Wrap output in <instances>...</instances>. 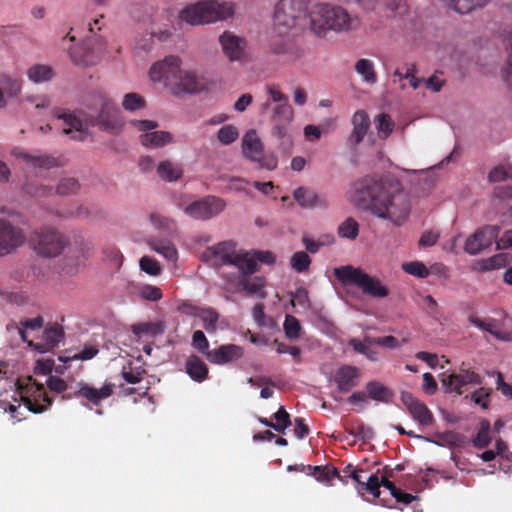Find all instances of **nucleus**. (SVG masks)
<instances>
[{
  "mask_svg": "<svg viewBox=\"0 0 512 512\" xmlns=\"http://www.w3.org/2000/svg\"><path fill=\"white\" fill-rule=\"evenodd\" d=\"M375 125L380 138H387L394 129V122L388 114L382 113L375 119Z\"/></svg>",
  "mask_w": 512,
  "mask_h": 512,
  "instance_id": "nucleus-45",
  "label": "nucleus"
},
{
  "mask_svg": "<svg viewBox=\"0 0 512 512\" xmlns=\"http://www.w3.org/2000/svg\"><path fill=\"white\" fill-rule=\"evenodd\" d=\"M64 338V330L62 326L55 324L44 331V340L49 347H54Z\"/></svg>",
  "mask_w": 512,
  "mask_h": 512,
  "instance_id": "nucleus-47",
  "label": "nucleus"
},
{
  "mask_svg": "<svg viewBox=\"0 0 512 512\" xmlns=\"http://www.w3.org/2000/svg\"><path fill=\"white\" fill-rule=\"evenodd\" d=\"M359 5L364 8L370 9L373 8L376 4H382L393 12L398 10L399 13L404 11L406 3L405 0H355Z\"/></svg>",
  "mask_w": 512,
  "mask_h": 512,
  "instance_id": "nucleus-38",
  "label": "nucleus"
},
{
  "mask_svg": "<svg viewBox=\"0 0 512 512\" xmlns=\"http://www.w3.org/2000/svg\"><path fill=\"white\" fill-rule=\"evenodd\" d=\"M181 63L182 61L178 56H166L163 60L157 61L151 66L149 77L153 82L163 83L171 91L180 75Z\"/></svg>",
  "mask_w": 512,
  "mask_h": 512,
  "instance_id": "nucleus-9",
  "label": "nucleus"
},
{
  "mask_svg": "<svg viewBox=\"0 0 512 512\" xmlns=\"http://www.w3.org/2000/svg\"><path fill=\"white\" fill-rule=\"evenodd\" d=\"M0 85L6 94L10 97L17 96L21 91V81L9 76H2L0 78Z\"/></svg>",
  "mask_w": 512,
  "mask_h": 512,
  "instance_id": "nucleus-52",
  "label": "nucleus"
},
{
  "mask_svg": "<svg viewBox=\"0 0 512 512\" xmlns=\"http://www.w3.org/2000/svg\"><path fill=\"white\" fill-rule=\"evenodd\" d=\"M366 342L368 343H375V345L387 347V348H397L400 346V343L398 339L394 336H384V337H377L372 338L369 336H366Z\"/></svg>",
  "mask_w": 512,
  "mask_h": 512,
  "instance_id": "nucleus-61",
  "label": "nucleus"
},
{
  "mask_svg": "<svg viewBox=\"0 0 512 512\" xmlns=\"http://www.w3.org/2000/svg\"><path fill=\"white\" fill-rule=\"evenodd\" d=\"M191 314L202 321L203 327L208 333H215L217 331L220 315L215 309L211 307H194Z\"/></svg>",
  "mask_w": 512,
  "mask_h": 512,
  "instance_id": "nucleus-31",
  "label": "nucleus"
},
{
  "mask_svg": "<svg viewBox=\"0 0 512 512\" xmlns=\"http://www.w3.org/2000/svg\"><path fill=\"white\" fill-rule=\"evenodd\" d=\"M310 263V257L304 251L295 252L290 260L291 267L299 273L307 271Z\"/></svg>",
  "mask_w": 512,
  "mask_h": 512,
  "instance_id": "nucleus-51",
  "label": "nucleus"
},
{
  "mask_svg": "<svg viewBox=\"0 0 512 512\" xmlns=\"http://www.w3.org/2000/svg\"><path fill=\"white\" fill-rule=\"evenodd\" d=\"M192 346L199 352L204 353L205 355L207 351H209V342L203 331L197 330L193 333Z\"/></svg>",
  "mask_w": 512,
  "mask_h": 512,
  "instance_id": "nucleus-60",
  "label": "nucleus"
},
{
  "mask_svg": "<svg viewBox=\"0 0 512 512\" xmlns=\"http://www.w3.org/2000/svg\"><path fill=\"white\" fill-rule=\"evenodd\" d=\"M512 256L508 253H499L488 259L478 260L473 269L479 272H485L500 269L510 263Z\"/></svg>",
  "mask_w": 512,
  "mask_h": 512,
  "instance_id": "nucleus-32",
  "label": "nucleus"
},
{
  "mask_svg": "<svg viewBox=\"0 0 512 512\" xmlns=\"http://www.w3.org/2000/svg\"><path fill=\"white\" fill-rule=\"evenodd\" d=\"M472 442L477 449H484L490 444V422L488 420L481 421L480 428Z\"/></svg>",
  "mask_w": 512,
  "mask_h": 512,
  "instance_id": "nucleus-43",
  "label": "nucleus"
},
{
  "mask_svg": "<svg viewBox=\"0 0 512 512\" xmlns=\"http://www.w3.org/2000/svg\"><path fill=\"white\" fill-rule=\"evenodd\" d=\"M144 373L145 371L143 369H132L131 366H129V370H126L125 367L123 368L121 375L127 383L137 384L142 380Z\"/></svg>",
  "mask_w": 512,
  "mask_h": 512,
  "instance_id": "nucleus-62",
  "label": "nucleus"
},
{
  "mask_svg": "<svg viewBox=\"0 0 512 512\" xmlns=\"http://www.w3.org/2000/svg\"><path fill=\"white\" fill-rule=\"evenodd\" d=\"M234 7L231 3L204 0L184 8L180 18L192 25L211 23L231 17Z\"/></svg>",
  "mask_w": 512,
  "mask_h": 512,
  "instance_id": "nucleus-6",
  "label": "nucleus"
},
{
  "mask_svg": "<svg viewBox=\"0 0 512 512\" xmlns=\"http://www.w3.org/2000/svg\"><path fill=\"white\" fill-rule=\"evenodd\" d=\"M185 369L190 378L196 382H203L208 377L207 365L196 355H190L187 358Z\"/></svg>",
  "mask_w": 512,
  "mask_h": 512,
  "instance_id": "nucleus-30",
  "label": "nucleus"
},
{
  "mask_svg": "<svg viewBox=\"0 0 512 512\" xmlns=\"http://www.w3.org/2000/svg\"><path fill=\"white\" fill-rule=\"evenodd\" d=\"M217 137L223 145H229L237 140L239 132L235 126L229 124L218 131Z\"/></svg>",
  "mask_w": 512,
  "mask_h": 512,
  "instance_id": "nucleus-53",
  "label": "nucleus"
},
{
  "mask_svg": "<svg viewBox=\"0 0 512 512\" xmlns=\"http://www.w3.org/2000/svg\"><path fill=\"white\" fill-rule=\"evenodd\" d=\"M366 391L369 398L384 403H388L393 396L387 387L377 381L368 382L366 384Z\"/></svg>",
  "mask_w": 512,
  "mask_h": 512,
  "instance_id": "nucleus-36",
  "label": "nucleus"
},
{
  "mask_svg": "<svg viewBox=\"0 0 512 512\" xmlns=\"http://www.w3.org/2000/svg\"><path fill=\"white\" fill-rule=\"evenodd\" d=\"M200 258L214 268L233 265L237 269L244 267L246 270L252 271L255 264V259L250 258L248 252L237 251L235 244L231 241L220 242L206 248Z\"/></svg>",
  "mask_w": 512,
  "mask_h": 512,
  "instance_id": "nucleus-5",
  "label": "nucleus"
},
{
  "mask_svg": "<svg viewBox=\"0 0 512 512\" xmlns=\"http://www.w3.org/2000/svg\"><path fill=\"white\" fill-rule=\"evenodd\" d=\"M201 87L194 72L181 69L180 75L171 89V93L174 95L181 93H197L201 90Z\"/></svg>",
  "mask_w": 512,
  "mask_h": 512,
  "instance_id": "nucleus-25",
  "label": "nucleus"
},
{
  "mask_svg": "<svg viewBox=\"0 0 512 512\" xmlns=\"http://www.w3.org/2000/svg\"><path fill=\"white\" fill-rule=\"evenodd\" d=\"M139 264H140L141 270L151 276H156L161 271L159 263L155 259H153L149 256H143L140 259Z\"/></svg>",
  "mask_w": 512,
  "mask_h": 512,
  "instance_id": "nucleus-59",
  "label": "nucleus"
},
{
  "mask_svg": "<svg viewBox=\"0 0 512 512\" xmlns=\"http://www.w3.org/2000/svg\"><path fill=\"white\" fill-rule=\"evenodd\" d=\"M27 194L32 197H48L52 194V188L38 183H27L24 187Z\"/></svg>",
  "mask_w": 512,
  "mask_h": 512,
  "instance_id": "nucleus-57",
  "label": "nucleus"
},
{
  "mask_svg": "<svg viewBox=\"0 0 512 512\" xmlns=\"http://www.w3.org/2000/svg\"><path fill=\"white\" fill-rule=\"evenodd\" d=\"M54 75L53 68L45 64H35L27 70V77L33 83L50 81Z\"/></svg>",
  "mask_w": 512,
  "mask_h": 512,
  "instance_id": "nucleus-34",
  "label": "nucleus"
},
{
  "mask_svg": "<svg viewBox=\"0 0 512 512\" xmlns=\"http://www.w3.org/2000/svg\"><path fill=\"white\" fill-rule=\"evenodd\" d=\"M272 419L274 420L273 429L279 433H283L291 425L290 415L283 406L278 409Z\"/></svg>",
  "mask_w": 512,
  "mask_h": 512,
  "instance_id": "nucleus-49",
  "label": "nucleus"
},
{
  "mask_svg": "<svg viewBox=\"0 0 512 512\" xmlns=\"http://www.w3.org/2000/svg\"><path fill=\"white\" fill-rule=\"evenodd\" d=\"M114 384L105 383L101 388L97 389L87 383L80 382L78 389L73 395L67 396V398H84L93 405H99L104 399L109 398L113 394Z\"/></svg>",
  "mask_w": 512,
  "mask_h": 512,
  "instance_id": "nucleus-21",
  "label": "nucleus"
},
{
  "mask_svg": "<svg viewBox=\"0 0 512 512\" xmlns=\"http://www.w3.org/2000/svg\"><path fill=\"white\" fill-rule=\"evenodd\" d=\"M345 475H341L336 467L326 463L322 464V484L333 486L337 482L344 483Z\"/></svg>",
  "mask_w": 512,
  "mask_h": 512,
  "instance_id": "nucleus-41",
  "label": "nucleus"
},
{
  "mask_svg": "<svg viewBox=\"0 0 512 512\" xmlns=\"http://www.w3.org/2000/svg\"><path fill=\"white\" fill-rule=\"evenodd\" d=\"M360 375L361 372L356 366L342 365L336 370L334 381L340 391L348 392L358 385Z\"/></svg>",
  "mask_w": 512,
  "mask_h": 512,
  "instance_id": "nucleus-23",
  "label": "nucleus"
},
{
  "mask_svg": "<svg viewBox=\"0 0 512 512\" xmlns=\"http://www.w3.org/2000/svg\"><path fill=\"white\" fill-rule=\"evenodd\" d=\"M12 155L24 161L26 164H29L35 168H43V169H51L55 167H61L65 164V161L62 157H57L51 154H30L19 148H15L12 150Z\"/></svg>",
  "mask_w": 512,
  "mask_h": 512,
  "instance_id": "nucleus-20",
  "label": "nucleus"
},
{
  "mask_svg": "<svg viewBox=\"0 0 512 512\" xmlns=\"http://www.w3.org/2000/svg\"><path fill=\"white\" fill-rule=\"evenodd\" d=\"M469 322L475 325L476 327L480 328L481 330L490 333L498 340L512 341V331L508 332L500 330L497 320L495 319L482 320L476 316H470Z\"/></svg>",
  "mask_w": 512,
  "mask_h": 512,
  "instance_id": "nucleus-27",
  "label": "nucleus"
},
{
  "mask_svg": "<svg viewBox=\"0 0 512 512\" xmlns=\"http://www.w3.org/2000/svg\"><path fill=\"white\" fill-rule=\"evenodd\" d=\"M352 24L353 20L342 7L322 4V30H349Z\"/></svg>",
  "mask_w": 512,
  "mask_h": 512,
  "instance_id": "nucleus-15",
  "label": "nucleus"
},
{
  "mask_svg": "<svg viewBox=\"0 0 512 512\" xmlns=\"http://www.w3.org/2000/svg\"><path fill=\"white\" fill-rule=\"evenodd\" d=\"M371 345H375V343L366 342V337L364 338L363 342L355 338L349 341V346L352 347L357 353L366 356L367 359L371 361H377L378 352L371 348Z\"/></svg>",
  "mask_w": 512,
  "mask_h": 512,
  "instance_id": "nucleus-39",
  "label": "nucleus"
},
{
  "mask_svg": "<svg viewBox=\"0 0 512 512\" xmlns=\"http://www.w3.org/2000/svg\"><path fill=\"white\" fill-rule=\"evenodd\" d=\"M352 124L353 131L349 137V142L357 145L363 140L370 126L367 113L363 110L357 111L352 118Z\"/></svg>",
  "mask_w": 512,
  "mask_h": 512,
  "instance_id": "nucleus-28",
  "label": "nucleus"
},
{
  "mask_svg": "<svg viewBox=\"0 0 512 512\" xmlns=\"http://www.w3.org/2000/svg\"><path fill=\"white\" fill-rule=\"evenodd\" d=\"M244 354L241 346L236 344H224L218 348L207 351L206 358L212 364L224 365L240 359Z\"/></svg>",
  "mask_w": 512,
  "mask_h": 512,
  "instance_id": "nucleus-22",
  "label": "nucleus"
},
{
  "mask_svg": "<svg viewBox=\"0 0 512 512\" xmlns=\"http://www.w3.org/2000/svg\"><path fill=\"white\" fill-rule=\"evenodd\" d=\"M23 231L9 221L0 219V256L7 255L25 242Z\"/></svg>",
  "mask_w": 512,
  "mask_h": 512,
  "instance_id": "nucleus-17",
  "label": "nucleus"
},
{
  "mask_svg": "<svg viewBox=\"0 0 512 512\" xmlns=\"http://www.w3.org/2000/svg\"><path fill=\"white\" fill-rule=\"evenodd\" d=\"M142 145L146 147H161L172 142V135L165 131L147 132L140 136Z\"/></svg>",
  "mask_w": 512,
  "mask_h": 512,
  "instance_id": "nucleus-33",
  "label": "nucleus"
},
{
  "mask_svg": "<svg viewBox=\"0 0 512 512\" xmlns=\"http://www.w3.org/2000/svg\"><path fill=\"white\" fill-rule=\"evenodd\" d=\"M284 332L288 339L296 340L300 336L301 325L298 319L292 315H287L284 321Z\"/></svg>",
  "mask_w": 512,
  "mask_h": 512,
  "instance_id": "nucleus-48",
  "label": "nucleus"
},
{
  "mask_svg": "<svg viewBox=\"0 0 512 512\" xmlns=\"http://www.w3.org/2000/svg\"><path fill=\"white\" fill-rule=\"evenodd\" d=\"M308 27L316 35L320 34V5L304 3L303 0H279L274 11V30L285 35L295 25Z\"/></svg>",
  "mask_w": 512,
  "mask_h": 512,
  "instance_id": "nucleus-3",
  "label": "nucleus"
},
{
  "mask_svg": "<svg viewBox=\"0 0 512 512\" xmlns=\"http://www.w3.org/2000/svg\"><path fill=\"white\" fill-rule=\"evenodd\" d=\"M104 53L105 45L101 39L87 38L80 51H70V57L76 65L92 66L103 57Z\"/></svg>",
  "mask_w": 512,
  "mask_h": 512,
  "instance_id": "nucleus-12",
  "label": "nucleus"
},
{
  "mask_svg": "<svg viewBox=\"0 0 512 512\" xmlns=\"http://www.w3.org/2000/svg\"><path fill=\"white\" fill-rule=\"evenodd\" d=\"M122 106L127 111H136L145 107V99L137 93L124 95Z\"/></svg>",
  "mask_w": 512,
  "mask_h": 512,
  "instance_id": "nucleus-50",
  "label": "nucleus"
},
{
  "mask_svg": "<svg viewBox=\"0 0 512 512\" xmlns=\"http://www.w3.org/2000/svg\"><path fill=\"white\" fill-rule=\"evenodd\" d=\"M80 188L81 185L76 178L65 177L59 181L56 193L61 196L75 195L80 191Z\"/></svg>",
  "mask_w": 512,
  "mask_h": 512,
  "instance_id": "nucleus-42",
  "label": "nucleus"
},
{
  "mask_svg": "<svg viewBox=\"0 0 512 512\" xmlns=\"http://www.w3.org/2000/svg\"><path fill=\"white\" fill-rule=\"evenodd\" d=\"M291 305L293 307H301L306 309L309 307L308 293L305 289H297L291 297Z\"/></svg>",
  "mask_w": 512,
  "mask_h": 512,
  "instance_id": "nucleus-63",
  "label": "nucleus"
},
{
  "mask_svg": "<svg viewBox=\"0 0 512 512\" xmlns=\"http://www.w3.org/2000/svg\"><path fill=\"white\" fill-rule=\"evenodd\" d=\"M402 268L406 273L417 276L419 278H426L429 275V270L427 267L418 261L404 263Z\"/></svg>",
  "mask_w": 512,
  "mask_h": 512,
  "instance_id": "nucleus-56",
  "label": "nucleus"
},
{
  "mask_svg": "<svg viewBox=\"0 0 512 512\" xmlns=\"http://www.w3.org/2000/svg\"><path fill=\"white\" fill-rule=\"evenodd\" d=\"M366 472L363 469H355L350 472L349 478H351L358 485L359 491H367L374 497L379 498L380 496V482L379 476L371 474L369 476L363 475Z\"/></svg>",
  "mask_w": 512,
  "mask_h": 512,
  "instance_id": "nucleus-24",
  "label": "nucleus"
},
{
  "mask_svg": "<svg viewBox=\"0 0 512 512\" xmlns=\"http://www.w3.org/2000/svg\"><path fill=\"white\" fill-rule=\"evenodd\" d=\"M293 197L304 208H311L317 203L316 193L304 187L297 188L293 193Z\"/></svg>",
  "mask_w": 512,
  "mask_h": 512,
  "instance_id": "nucleus-40",
  "label": "nucleus"
},
{
  "mask_svg": "<svg viewBox=\"0 0 512 512\" xmlns=\"http://www.w3.org/2000/svg\"><path fill=\"white\" fill-rule=\"evenodd\" d=\"M348 201L377 218L402 226L411 205L399 180L391 175L368 174L353 181L346 193Z\"/></svg>",
  "mask_w": 512,
  "mask_h": 512,
  "instance_id": "nucleus-1",
  "label": "nucleus"
},
{
  "mask_svg": "<svg viewBox=\"0 0 512 512\" xmlns=\"http://www.w3.org/2000/svg\"><path fill=\"white\" fill-rule=\"evenodd\" d=\"M219 43L225 57L231 62H240L247 57V41L244 37L231 31H224L219 36Z\"/></svg>",
  "mask_w": 512,
  "mask_h": 512,
  "instance_id": "nucleus-14",
  "label": "nucleus"
},
{
  "mask_svg": "<svg viewBox=\"0 0 512 512\" xmlns=\"http://www.w3.org/2000/svg\"><path fill=\"white\" fill-rule=\"evenodd\" d=\"M132 332L137 337H141L142 335L155 336L162 332V328L159 323L145 322L134 324L132 326Z\"/></svg>",
  "mask_w": 512,
  "mask_h": 512,
  "instance_id": "nucleus-46",
  "label": "nucleus"
},
{
  "mask_svg": "<svg viewBox=\"0 0 512 512\" xmlns=\"http://www.w3.org/2000/svg\"><path fill=\"white\" fill-rule=\"evenodd\" d=\"M93 250L91 241L80 239L76 241L77 265L83 264L84 260L90 256Z\"/></svg>",
  "mask_w": 512,
  "mask_h": 512,
  "instance_id": "nucleus-58",
  "label": "nucleus"
},
{
  "mask_svg": "<svg viewBox=\"0 0 512 512\" xmlns=\"http://www.w3.org/2000/svg\"><path fill=\"white\" fill-rule=\"evenodd\" d=\"M338 234L342 238L354 240L359 234V224L353 218H347L338 227Z\"/></svg>",
  "mask_w": 512,
  "mask_h": 512,
  "instance_id": "nucleus-44",
  "label": "nucleus"
},
{
  "mask_svg": "<svg viewBox=\"0 0 512 512\" xmlns=\"http://www.w3.org/2000/svg\"><path fill=\"white\" fill-rule=\"evenodd\" d=\"M483 378L476 372L466 368H460L458 373H443L441 385L447 393H457L461 395L463 388L469 384L481 385Z\"/></svg>",
  "mask_w": 512,
  "mask_h": 512,
  "instance_id": "nucleus-11",
  "label": "nucleus"
},
{
  "mask_svg": "<svg viewBox=\"0 0 512 512\" xmlns=\"http://www.w3.org/2000/svg\"><path fill=\"white\" fill-rule=\"evenodd\" d=\"M355 71L361 76L362 80L368 84L377 82V74L373 61L369 59H359L355 64Z\"/></svg>",
  "mask_w": 512,
  "mask_h": 512,
  "instance_id": "nucleus-35",
  "label": "nucleus"
},
{
  "mask_svg": "<svg viewBox=\"0 0 512 512\" xmlns=\"http://www.w3.org/2000/svg\"><path fill=\"white\" fill-rule=\"evenodd\" d=\"M499 233L500 227L497 225L484 226L466 240L464 249L471 255L478 254L489 247L497 239Z\"/></svg>",
  "mask_w": 512,
  "mask_h": 512,
  "instance_id": "nucleus-16",
  "label": "nucleus"
},
{
  "mask_svg": "<svg viewBox=\"0 0 512 512\" xmlns=\"http://www.w3.org/2000/svg\"><path fill=\"white\" fill-rule=\"evenodd\" d=\"M17 394L20 402L10 403L5 411L9 412L17 421L23 419V413L20 412L21 403L25 408L35 414L46 411L52 405V399L48 396L43 384L36 382L32 377H28L25 382H17Z\"/></svg>",
  "mask_w": 512,
  "mask_h": 512,
  "instance_id": "nucleus-4",
  "label": "nucleus"
},
{
  "mask_svg": "<svg viewBox=\"0 0 512 512\" xmlns=\"http://www.w3.org/2000/svg\"><path fill=\"white\" fill-rule=\"evenodd\" d=\"M157 173L161 179L171 182L182 176V169L178 164L165 160L159 163Z\"/></svg>",
  "mask_w": 512,
  "mask_h": 512,
  "instance_id": "nucleus-37",
  "label": "nucleus"
},
{
  "mask_svg": "<svg viewBox=\"0 0 512 512\" xmlns=\"http://www.w3.org/2000/svg\"><path fill=\"white\" fill-rule=\"evenodd\" d=\"M400 399L412 418L420 425L430 426L433 424L434 417L430 409L412 393L404 391L401 393Z\"/></svg>",
  "mask_w": 512,
  "mask_h": 512,
  "instance_id": "nucleus-18",
  "label": "nucleus"
},
{
  "mask_svg": "<svg viewBox=\"0 0 512 512\" xmlns=\"http://www.w3.org/2000/svg\"><path fill=\"white\" fill-rule=\"evenodd\" d=\"M89 108L100 107L96 116L83 114L81 118L76 113L62 112L57 118L63 120V132L70 135L71 139L84 141L88 136L89 127H99L100 130L111 134H118L122 131L124 123L120 116V110L116 104L103 92H96L92 95V103Z\"/></svg>",
  "mask_w": 512,
  "mask_h": 512,
  "instance_id": "nucleus-2",
  "label": "nucleus"
},
{
  "mask_svg": "<svg viewBox=\"0 0 512 512\" xmlns=\"http://www.w3.org/2000/svg\"><path fill=\"white\" fill-rule=\"evenodd\" d=\"M335 277L345 286L355 285L366 295L375 298L388 296L389 290L381 281L365 273L360 268L345 265L334 269Z\"/></svg>",
  "mask_w": 512,
  "mask_h": 512,
  "instance_id": "nucleus-7",
  "label": "nucleus"
},
{
  "mask_svg": "<svg viewBox=\"0 0 512 512\" xmlns=\"http://www.w3.org/2000/svg\"><path fill=\"white\" fill-rule=\"evenodd\" d=\"M140 295L145 300L158 301L162 297V291L156 286L146 285L141 289Z\"/></svg>",
  "mask_w": 512,
  "mask_h": 512,
  "instance_id": "nucleus-64",
  "label": "nucleus"
},
{
  "mask_svg": "<svg viewBox=\"0 0 512 512\" xmlns=\"http://www.w3.org/2000/svg\"><path fill=\"white\" fill-rule=\"evenodd\" d=\"M226 202L219 197L208 195L184 207V213L195 220H209L219 215Z\"/></svg>",
  "mask_w": 512,
  "mask_h": 512,
  "instance_id": "nucleus-10",
  "label": "nucleus"
},
{
  "mask_svg": "<svg viewBox=\"0 0 512 512\" xmlns=\"http://www.w3.org/2000/svg\"><path fill=\"white\" fill-rule=\"evenodd\" d=\"M488 178L491 182H500L507 178H512V164H508L507 166L499 165L493 168L489 172Z\"/></svg>",
  "mask_w": 512,
  "mask_h": 512,
  "instance_id": "nucleus-55",
  "label": "nucleus"
},
{
  "mask_svg": "<svg viewBox=\"0 0 512 512\" xmlns=\"http://www.w3.org/2000/svg\"><path fill=\"white\" fill-rule=\"evenodd\" d=\"M31 242L34 250L44 257L58 256L67 245L65 236L52 227L36 230L31 237Z\"/></svg>",
  "mask_w": 512,
  "mask_h": 512,
  "instance_id": "nucleus-8",
  "label": "nucleus"
},
{
  "mask_svg": "<svg viewBox=\"0 0 512 512\" xmlns=\"http://www.w3.org/2000/svg\"><path fill=\"white\" fill-rule=\"evenodd\" d=\"M294 111L289 104H277L272 111L271 115V133L276 138H283L287 136L290 130V125L293 121Z\"/></svg>",
  "mask_w": 512,
  "mask_h": 512,
  "instance_id": "nucleus-19",
  "label": "nucleus"
},
{
  "mask_svg": "<svg viewBox=\"0 0 512 512\" xmlns=\"http://www.w3.org/2000/svg\"><path fill=\"white\" fill-rule=\"evenodd\" d=\"M147 243L151 250L162 255L168 261L175 262L177 260L178 252L172 241L151 237Z\"/></svg>",
  "mask_w": 512,
  "mask_h": 512,
  "instance_id": "nucleus-29",
  "label": "nucleus"
},
{
  "mask_svg": "<svg viewBox=\"0 0 512 512\" xmlns=\"http://www.w3.org/2000/svg\"><path fill=\"white\" fill-rule=\"evenodd\" d=\"M490 394V388L480 387L470 395V399L483 410H487L489 408Z\"/></svg>",
  "mask_w": 512,
  "mask_h": 512,
  "instance_id": "nucleus-54",
  "label": "nucleus"
},
{
  "mask_svg": "<svg viewBox=\"0 0 512 512\" xmlns=\"http://www.w3.org/2000/svg\"><path fill=\"white\" fill-rule=\"evenodd\" d=\"M256 271V262L252 271H248L244 267L238 268L236 286L239 291L245 292L248 296L265 299L267 296V293L264 290L266 282L262 276L252 275Z\"/></svg>",
  "mask_w": 512,
  "mask_h": 512,
  "instance_id": "nucleus-13",
  "label": "nucleus"
},
{
  "mask_svg": "<svg viewBox=\"0 0 512 512\" xmlns=\"http://www.w3.org/2000/svg\"><path fill=\"white\" fill-rule=\"evenodd\" d=\"M242 151L246 158L251 161H260L264 147L256 131H248L242 140Z\"/></svg>",
  "mask_w": 512,
  "mask_h": 512,
  "instance_id": "nucleus-26",
  "label": "nucleus"
}]
</instances>
